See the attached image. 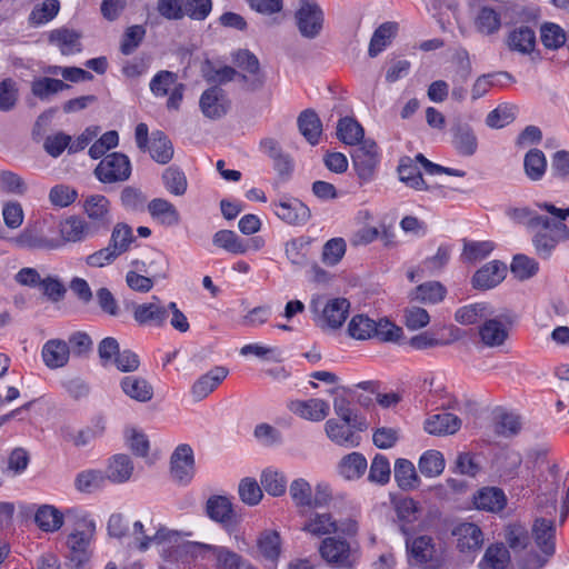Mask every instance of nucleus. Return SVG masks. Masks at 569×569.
Returning <instances> with one entry per match:
<instances>
[{
    "label": "nucleus",
    "mask_w": 569,
    "mask_h": 569,
    "mask_svg": "<svg viewBox=\"0 0 569 569\" xmlns=\"http://www.w3.org/2000/svg\"><path fill=\"white\" fill-rule=\"evenodd\" d=\"M170 540L163 541L161 557L164 562L170 565L191 563L196 559H203L204 545L202 542L183 540L178 532Z\"/></svg>",
    "instance_id": "1"
},
{
    "label": "nucleus",
    "mask_w": 569,
    "mask_h": 569,
    "mask_svg": "<svg viewBox=\"0 0 569 569\" xmlns=\"http://www.w3.org/2000/svg\"><path fill=\"white\" fill-rule=\"evenodd\" d=\"M352 167L361 184L371 182L377 174L380 153L377 143L367 139L351 152Z\"/></svg>",
    "instance_id": "2"
},
{
    "label": "nucleus",
    "mask_w": 569,
    "mask_h": 569,
    "mask_svg": "<svg viewBox=\"0 0 569 569\" xmlns=\"http://www.w3.org/2000/svg\"><path fill=\"white\" fill-rule=\"evenodd\" d=\"M295 21L302 38L316 39L323 29L325 13L313 0H299L295 12Z\"/></svg>",
    "instance_id": "3"
},
{
    "label": "nucleus",
    "mask_w": 569,
    "mask_h": 569,
    "mask_svg": "<svg viewBox=\"0 0 569 569\" xmlns=\"http://www.w3.org/2000/svg\"><path fill=\"white\" fill-rule=\"evenodd\" d=\"M131 171V162L127 154L111 152L101 159L93 173L102 183H117L127 181Z\"/></svg>",
    "instance_id": "4"
},
{
    "label": "nucleus",
    "mask_w": 569,
    "mask_h": 569,
    "mask_svg": "<svg viewBox=\"0 0 569 569\" xmlns=\"http://www.w3.org/2000/svg\"><path fill=\"white\" fill-rule=\"evenodd\" d=\"M321 558L337 569H352L357 562L356 553L350 543L341 538L327 537L319 547Z\"/></svg>",
    "instance_id": "5"
},
{
    "label": "nucleus",
    "mask_w": 569,
    "mask_h": 569,
    "mask_svg": "<svg viewBox=\"0 0 569 569\" xmlns=\"http://www.w3.org/2000/svg\"><path fill=\"white\" fill-rule=\"evenodd\" d=\"M96 531V523L93 520L83 517L78 528L68 536L67 546L70 550V561L74 567H80L87 559L90 540Z\"/></svg>",
    "instance_id": "6"
},
{
    "label": "nucleus",
    "mask_w": 569,
    "mask_h": 569,
    "mask_svg": "<svg viewBox=\"0 0 569 569\" xmlns=\"http://www.w3.org/2000/svg\"><path fill=\"white\" fill-rule=\"evenodd\" d=\"M132 317L139 326L161 328L167 323L168 309L153 296L149 302L133 303Z\"/></svg>",
    "instance_id": "7"
},
{
    "label": "nucleus",
    "mask_w": 569,
    "mask_h": 569,
    "mask_svg": "<svg viewBox=\"0 0 569 569\" xmlns=\"http://www.w3.org/2000/svg\"><path fill=\"white\" fill-rule=\"evenodd\" d=\"M204 559L212 560L216 569H258L248 559L224 546L206 543Z\"/></svg>",
    "instance_id": "8"
},
{
    "label": "nucleus",
    "mask_w": 569,
    "mask_h": 569,
    "mask_svg": "<svg viewBox=\"0 0 569 569\" xmlns=\"http://www.w3.org/2000/svg\"><path fill=\"white\" fill-rule=\"evenodd\" d=\"M274 214L290 226H305L311 218L307 204L297 198H283L272 203Z\"/></svg>",
    "instance_id": "9"
},
{
    "label": "nucleus",
    "mask_w": 569,
    "mask_h": 569,
    "mask_svg": "<svg viewBox=\"0 0 569 569\" xmlns=\"http://www.w3.org/2000/svg\"><path fill=\"white\" fill-rule=\"evenodd\" d=\"M401 532L406 536V548L410 565L429 569V562L432 561L435 555L432 538L428 536H419L411 539L405 526H401Z\"/></svg>",
    "instance_id": "10"
},
{
    "label": "nucleus",
    "mask_w": 569,
    "mask_h": 569,
    "mask_svg": "<svg viewBox=\"0 0 569 569\" xmlns=\"http://www.w3.org/2000/svg\"><path fill=\"white\" fill-rule=\"evenodd\" d=\"M171 475L181 483H189L194 476V456L192 448L187 443L179 445L170 458Z\"/></svg>",
    "instance_id": "11"
},
{
    "label": "nucleus",
    "mask_w": 569,
    "mask_h": 569,
    "mask_svg": "<svg viewBox=\"0 0 569 569\" xmlns=\"http://www.w3.org/2000/svg\"><path fill=\"white\" fill-rule=\"evenodd\" d=\"M199 106L204 117L216 120L228 112L230 100L220 87L213 86L202 92Z\"/></svg>",
    "instance_id": "12"
},
{
    "label": "nucleus",
    "mask_w": 569,
    "mask_h": 569,
    "mask_svg": "<svg viewBox=\"0 0 569 569\" xmlns=\"http://www.w3.org/2000/svg\"><path fill=\"white\" fill-rule=\"evenodd\" d=\"M206 512L211 520L221 523L227 530H232L237 525L232 503L224 496H211L207 500Z\"/></svg>",
    "instance_id": "13"
},
{
    "label": "nucleus",
    "mask_w": 569,
    "mask_h": 569,
    "mask_svg": "<svg viewBox=\"0 0 569 569\" xmlns=\"http://www.w3.org/2000/svg\"><path fill=\"white\" fill-rule=\"evenodd\" d=\"M506 274L507 266L499 260H492L476 271L472 286L476 289L488 290L498 286Z\"/></svg>",
    "instance_id": "14"
},
{
    "label": "nucleus",
    "mask_w": 569,
    "mask_h": 569,
    "mask_svg": "<svg viewBox=\"0 0 569 569\" xmlns=\"http://www.w3.org/2000/svg\"><path fill=\"white\" fill-rule=\"evenodd\" d=\"M288 408L292 413L310 421H321L330 411L329 402L320 398L293 400L290 401Z\"/></svg>",
    "instance_id": "15"
},
{
    "label": "nucleus",
    "mask_w": 569,
    "mask_h": 569,
    "mask_svg": "<svg viewBox=\"0 0 569 569\" xmlns=\"http://www.w3.org/2000/svg\"><path fill=\"white\" fill-rule=\"evenodd\" d=\"M349 309L350 302L346 298L328 300L319 316L320 326L330 329L340 328L349 315Z\"/></svg>",
    "instance_id": "16"
},
{
    "label": "nucleus",
    "mask_w": 569,
    "mask_h": 569,
    "mask_svg": "<svg viewBox=\"0 0 569 569\" xmlns=\"http://www.w3.org/2000/svg\"><path fill=\"white\" fill-rule=\"evenodd\" d=\"M229 370L223 366H217L207 373L200 376L191 387V395L196 401L207 398L228 376Z\"/></svg>",
    "instance_id": "17"
},
{
    "label": "nucleus",
    "mask_w": 569,
    "mask_h": 569,
    "mask_svg": "<svg viewBox=\"0 0 569 569\" xmlns=\"http://www.w3.org/2000/svg\"><path fill=\"white\" fill-rule=\"evenodd\" d=\"M452 535L457 539V548L460 552H475L479 550L483 543V535L479 526L471 522L458 525Z\"/></svg>",
    "instance_id": "18"
},
{
    "label": "nucleus",
    "mask_w": 569,
    "mask_h": 569,
    "mask_svg": "<svg viewBox=\"0 0 569 569\" xmlns=\"http://www.w3.org/2000/svg\"><path fill=\"white\" fill-rule=\"evenodd\" d=\"M81 32L61 27L49 33V42L59 48L61 54L71 56L82 51Z\"/></svg>",
    "instance_id": "19"
},
{
    "label": "nucleus",
    "mask_w": 569,
    "mask_h": 569,
    "mask_svg": "<svg viewBox=\"0 0 569 569\" xmlns=\"http://www.w3.org/2000/svg\"><path fill=\"white\" fill-rule=\"evenodd\" d=\"M473 505L479 510L499 512L507 505V497L498 487H485L473 496Z\"/></svg>",
    "instance_id": "20"
},
{
    "label": "nucleus",
    "mask_w": 569,
    "mask_h": 569,
    "mask_svg": "<svg viewBox=\"0 0 569 569\" xmlns=\"http://www.w3.org/2000/svg\"><path fill=\"white\" fill-rule=\"evenodd\" d=\"M452 146L462 157H471L478 149V139L472 128L466 123H458L451 128Z\"/></svg>",
    "instance_id": "21"
},
{
    "label": "nucleus",
    "mask_w": 569,
    "mask_h": 569,
    "mask_svg": "<svg viewBox=\"0 0 569 569\" xmlns=\"http://www.w3.org/2000/svg\"><path fill=\"white\" fill-rule=\"evenodd\" d=\"M106 430V418L102 415L94 416L88 426L84 428L71 432L66 431L64 438L73 442L76 447H84L92 440L101 437Z\"/></svg>",
    "instance_id": "22"
},
{
    "label": "nucleus",
    "mask_w": 569,
    "mask_h": 569,
    "mask_svg": "<svg viewBox=\"0 0 569 569\" xmlns=\"http://www.w3.org/2000/svg\"><path fill=\"white\" fill-rule=\"evenodd\" d=\"M325 431L328 438L339 446L358 447L360 445V436L356 433V429L347 423H339L336 419L327 420Z\"/></svg>",
    "instance_id": "23"
},
{
    "label": "nucleus",
    "mask_w": 569,
    "mask_h": 569,
    "mask_svg": "<svg viewBox=\"0 0 569 569\" xmlns=\"http://www.w3.org/2000/svg\"><path fill=\"white\" fill-rule=\"evenodd\" d=\"M508 328L499 318H486L479 327V337L486 347H500L508 339Z\"/></svg>",
    "instance_id": "24"
},
{
    "label": "nucleus",
    "mask_w": 569,
    "mask_h": 569,
    "mask_svg": "<svg viewBox=\"0 0 569 569\" xmlns=\"http://www.w3.org/2000/svg\"><path fill=\"white\" fill-rule=\"evenodd\" d=\"M460 427L461 419L450 412L433 415L425 421V430L433 436L453 435Z\"/></svg>",
    "instance_id": "25"
},
{
    "label": "nucleus",
    "mask_w": 569,
    "mask_h": 569,
    "mask_svg": "<svg viewBox=\"0 0 569 569\" xmlns=\"http://www.w3.org/2000/svg\"><path fill=\"white\" fill-rule=\"evenodd\" d=\"M399 31V24L395 21H387L380 24L375 31L369 42L368 54L371 58L380 54L387 47H389L392 40L396 38Z\"/></svg>",
    "instance_id": "26"
},
{
    "label": "nucleus",
    "mask_w": 569,
    "mask_h": 569,
    "mask_svg": "<svg viewBox=\"0 0 569 569\" xmlns=\"http://www.w3.org/2000/svg\"><path fill=\"white\" fill-rule=\"evenodd\" d=\"M148 211L150 216L162 226L174 227L180 223V213L178 209L166 199H152L148 203Z\"/></svg>",
    "instance_id": "27"
},
{
    "label": "nucleus",
    "mask_w": 569,
    "mask_h": 569,
    "mask_svg": "<svg viewBox=\"0 0 569 569\" xmlns=\"http://www.w3.org/2000/svg\"><path fill=\"white\" fill-rule=\"evenodd\" d=\"M120 386L124 395L136 401L148 402L153 397V387L142 377L127 376L122 378Z\"/></svg>",
    "instance_id": "28"
},
{
    "label": "nucleus",
    "mask_w": 569,
    "mask_h": 569,
    "mask_svg": "<svg viewBox=\"0 0 569 569\" xmlns=\"http://www.w3.org/2000/svg\"><path fill=\"white\" fill-rule=\"evenodd\" d=\"M70 355L69 345L59 339H52L42 348V359L50 369L61 368L67 365Z\"/></svg>",
    "instance_id": "29"
},
{
    "label": "nucleus",
    "mask_w": 569,
    "mask_h": 569,
    "mask_svg": "<svg viewBox=\"0 0 569 569\" xmlns=\"http://www.w3.org/2000/svg\"><path fill=\"white\" fill-rule=\"evenodd\" d=\"M232 59L240 69L257 76L249 84L250 90L262 88L264 79L260 74V62L254 53L248 49H239L232 54Z\"/></svg>",
    "instance_id": "30"
},
{
    "label": "nucleus",
    "mask_w": 569,
    "mask_h": 569,
    "mask_svg": "<svg viewBox=\"0 0 569 569\" xmlns=\"http://www.w3.org/2000/svg\"><path fill=\"white\" fill-rule=\"evenodd\" d=\"M133 472V463L129 456L123 453L113 455L108 460L106 473L112 483L127 482Z\"/></svg>",
    "instance_id": "31"
},
{
    "label": "nucleus",
    "mask_w": 569,
    "mask_h": 569,
    "mask_svg": "<svg viewBox=\"0 0 569 569\" xmlns=\"http://www.w3.org/2000/svg\"><path fill=\"white\" fill-rule=\"evenodd\" d=\"M83 211L98 226H107L110 216V201L103 194H92L86 198Z\"/></svg>",
    "instance_id": "32"
},
{
    "label": "nucleus",
    "mask_w": 569,
    "mask_h": 569,
    "mask_svg": "<svg viewBox=\"0 0 569 569\" xmlns=\"http://www.w3.org/2000/svg\"><path fill=\"white\" fill-rule=\"evenodd\" d=\"M109 481L106 471L100 469H86L77 473L74 488L82 493H92L101 490Z\"/></svg>",
    "instance_id": "33"
},
{
    "label": "nucleus",
    "mask_w": 569,
    "mask_h": 569,
    "mask_svg": "<svg viewBox=\"0 0 569 569\" xmlns=\"http://www.w3.org/2000/svg\"><path fill=\"white\" fill-rule=\"evenodd\" d=\"M297 124L300 133L310 144L316 146L319 143L322 123L315 110H303L298 117Z\"/></svg>",
    "instance_id": "34"
},
{
    "label": "nucleus",
    "mask_w": 569,
    "mask_h": 569,
    "mask_svg": "<svg viewBox=\"0 0 569 569\" xmlns=\"http://www.w3.org/2000/svg\"><path fill=\"white\" fill-rule=\"evenodd\" d=\"M532 535L537 546L548 557L555 553V526L545 518L537 519L532 527Z\"/></svg>",
    "instance_id": "35"
},
{
    "label": "nucleus",
    "mask_w": 569,
    "mask_h": 569,
    "mask_svg": "<svg viewBox=\"0 0 569 569\" xmlns=\"http://www.w3.org/2000/svg\"><path fill=\"white\" fill-rule=\"evenodd\" d=\"M367 467L366 457L360 452L353 451L341 458L338 463V471L343 478L356 480L365 475Z\"/></svg>",
    "instance_id": "36"
},
{
    "label": "nucleus",
    "mask_w": 569,
    "mask_h": 569,
    "mask_svg": "<svg viewBox=\"0 0 569 569\" xmlns=\"http://www.w3.org/2000/svg\"><path fill=\"white\" fill-rule=\"evenodd\" d=\"M398 174L400 181L415 190L428 189L422 173L420 172L418 166L415 163V160L410 157H403L400 159L398 166Z\"/></svg>",
    "instance_id": "37"
},
{
    "label": "nucleus",
    "mask_w": 569,
    "mask_h": 569,
    "mask_svg": "<svg viewBox=\"0 0 569 569\" xmlns=\"http://www.w3.org/2000/svg\"><path fill=\"white\" fill-rule=\"evenodd\" d=\"M493 315L487 302H476L457 309L455 320L463 326L475 325Z\"/></svg>",
    "instance_id": "38"
},
{
    "label": "nucleus",
    "mask_w": 569,
    "mask_h": 569,
    "mask_svg": "<svg viewBox=\"0 0 569 569\" xmlns=\"http://www.w3.org/2000/svg\"><path fill=\"white\" fill-rule=\"evenodd\" d=\"M475 27L485 36L497 33L501 28L500 10L487 6L481 7L475 18Z\"/></svg>",
    "instance_id": "39"
},
{
    "label": "nucleus",
    "mask_w": 569,
    "mask_h": 569,
    "mask_svg": "<svg viewBox=\"0 0 569 569\" xmlns=\"http://www.w3.org/2000/svg\"><path fill=\"white\" fill-rule=\"evenodd\" d=\"M337 137L346 144L359 146L365 140V130L357 120L345 117L338 121Z\"/></svg>",
    "instance_id": "40"
},
{
    "label": "nucleus",
    "mask_w": 569,
    "mask_h": 569,
    "mask_svg": "<svg viewBox=\"0 0 569 569\" xmlns=\"http://www.w3.org/2000/svg\"><path fill=\"white\" fill-rule=\"evenodd\" d=\"M395 479L402 490H411L420 485L413 463L403 458H399L395 463Z\"/></svg>",
    "instance_id": "41"
},
{
    "label": "nucleus",
    "mask_w": 569,
    "mask_h": 569,
    "mask_svg": "<svg viewBox=\"0 0 569 569\" xmlns=\"http://www.w3.org/2000/svg\"><path fill=\"white\" fill-rule=\"evenodd\" d=\"M508 46L513 51L530 53L536 46V33L531 28L521 26L509 33Z\"/></svg>",
    "instance_id": "42"
},
{
    "label": "nucleus",
    "mask_w": 569,
    "mask_h": 569,
    "mask_svg": "<svg viewBox=\"0 0 569 569\" xmlns=\"http://www.w3.org/2000/svg\"><path fill=\"white\" fill-rule=\"evenodd\" d=\"M523 169L527 178L531 181H539L547 170V159L539 149H530L523 159Z\"/></svg>",
    "instance_id": "43"
},
{
    "label": "nucleus",
    "mask_w": 569,
    "mask_h": 569,
    "mask_svg": "<svg viewBox=\"0 0 569 569\" xmlns=\"http://www.w3.org/2000/svg\"><path fill=\"white\" fill-rule=\"evenodd\" d=\"M302 530L321 537L338 531L337 521L332 519L330 513H313L303 525Z\"/></svg>",
    "instance_id": "44"
},
{
    "label": "nucleus",
    "mask_w": 569,
    "mask_h": 569,
    "mask_svg": "<svg viewBox=\"0 0 569 569\" xmlns=\"http://www.w3.org/2000/svg\"><path fill=\"white\" fill-rule=\"evenodd\" d=\"M212 242L216 247L222 248L233 254H243L249 250V246L244 243L232 230H219L213 234Z\"/></svg>",
    "instance_id": "45"
},
{
    "label": "nucleus",
    "mask_w": 569,
    "mask_h": 569,
    "mask_svg": "<svg viewBox=\"0 0 569 569\" xmlns=\"http://www.w3.org/2000/svg\"><path fill=\"white\" fill-rule=\"evenodd\" d=\"M69 88L70 84L63 82L62 80L49 77L34 79L31 83L32 94L41 101L49 100L51 96Z\"/></svg>",
    "instance_id": "46"
},
{
    "label": "nucleus",
    "mask_w": 569,
    "mask_h": 569,
    "mask_svg": "<svg viewBox=\"0 0 569 569\" xmlns=\"http://www.w3.org/2000/svg\"><path fill=\"white\" fill-rule=\"evenodd\" d=\"M61 234L64 240L77 242L92 234L91 228L83 219L72 216L61 223Z\"/></svg>",
    "instance_id": "47"
},
{
    "label": "nucleus",
    "mask_w": 569,
    "mask_h": 569,
    "mask_svg": "<svg viewBox=\"0 0 569 569\" xmlns=\"http://www.w3.org/2000/svg\"><path fill=\"white\" fill-rule=\"evenodd\" d=\"M333 410L345 423L352 426L356 430L363 431L367 429L366 419L353 411L350 401L346 397L333 399Z\"/></svg>",
    "instance_id": "48"
},
{
    "label": "nucleus",
    "mask_w": 569,
    "mask_h": 569,
    "mask_svg": "<svg viewBox=\"0 0 569 569\" xmlns=\"http://www.w3.org/2000/svg\"><path fill=\"white\" fill-rule=\"evenodd\" d=\"M133 535L136 536L137 547L140 551H146L151 543L160 545L166 540H170L171 536H174L173 531L164 527H160L152 536L146 535L141 521L133 523Z\"/></svg>",
    "instance_id": "49"
},
{
    "label": "nucleus",
    "mask_w": 569,
    "mask_h": 569,
    "mask_svg": "<svg viewBox=\"0 0 569 569\" xmlns=\"http://www.w3.org/2000/svg\"><path fill=\"white\" fill-rule=\"evenodd\" d=\"M134 240L132 228L124 222H118L112 229L108 246L120 257L130 249Z\"/></svg>",
    "instance_id": "50"
},
{
    "label": "nucleus",
    "mask_w": 569,
    "mask_h": 569,
    "mask_svg": "<svg viewBox=\"0 0 569 569\" xmlns=\"http://www.w3.org/2000/svg\"><path fill=\"white\" fill-rule=\"evenodd\" d=\"M260 482L266 492L272 497H281L287 491V477L278 469H264L261 473Z\"/></svg>",
    "instance_id": "51"
},
{
    "label": "nucleus",
    "mask_w": 569,
    "mask_h": 569,
    "mask_svg": "<svg viewBox=\"0 0 569 569\" xmlns=\"http://www.w3.org/2000/svg\"><path fill=\"white\" fill-rule=\"evenodd\" d=\"M151 158L161 164L168 163L173 157V147L169 138L162 131L152 132L149 148Z\"/></svg>",
    "instance_id": "52"
},
{
    "label": "nucleus",
    "mask_w": 569,
    "mask_h": 569,
    "mask_svg": "<svg viewBox=\"0 0 569 569\" xmlns=\"http://www.w3.org/2000/svg\"><path fill=\"white\" fill-rule=\"evenodd\" d=\"M510 561L509 551L503 545H491L479 562L480 569H506Z\"/></svg>",
    "instance_id": "53"
},
{
    "label": "nucleus",
    "mask_w": 569,
    "mask_h": 569,
    "mask_svg": "<svg viewBox=\"0 0 569 569\" xmlns=\"http://www.w3.org/2000/svg\"><path fill=\"white\" fill-rule=\"evenodd\" d=\"M132 264L152 280L166 278L169 267L167 257L161 252H154L148 262L136 260Z\"/></svg>",
    "instance_id": "54"
},
{
    "label": "nucleus",
    "mask_w": 569,
    "mask_h": 569,
    "mask_svg": "<svg viewBox=\"0 0 569 569\" xmlns=\"http://www.w3.org/2000/svg\"><path fill=\"white\" fill-rule=\"evenodd\" d=\"M34 521L43 531H57L63 525V516L53 506L43 505L37 510Z\"/></svg>",
    "instance_id": "55"
},
{
    "label": "nucleus",
    "mask_w": 569,
    "mask_h": 569,
    "mask_svg": "<svg viewBox=\"0 0 569 569\" xmlns=\"http://www.w3.org/2000/svg\"><path fill=\"white\" fill-rule=\"evenodd\" d=\"M451 251L452 247L450 244H440L435 256L426 258L420 263L421 273L438 274L448 264Z\"/></svg>",
    "instance_id": "56"
},
{
    "label": "nucleus",
    "mask_w": 569,
    "mask_h": 569,
    "mask_svg": "<svg viewBox=\"0 0 569 569\" xmlns=\"http://www.w3.org/2000/svg\"><path fill=\"white\" fill-rule=\"evenodd\" d=\"M540 39L547 49L557 50L565 46L568 36L559 24L545 22L540 27Z\"/></svg>",
    "instance_id": "57"
},
{
    "label": "nucleus",
    "mask_w": 569,
    "mask_h": 569,
    "mask_svg": "<svg viewBox=\"0 0 569 569\" xmlns=\"http://www.w3.org/2000/svg\"><path fill=\"white\" fill-rule=\"evenodd\" d=\"M258 549L264 559L276 563L281 551L280 535L277 531H263L258 539Z\"/></svg>",
    "instance_id": "58"
},
{
    "label": "nucleus",
    "mask_w": 569,
    "mask_h": 569,
    "mask_svg": "<svg viewBox=\"0 0 569 569\" xmlns=\"http://www.w3.org/2000/svg\"><path fill=\"white\" fill-rule=\"evenodd\" d=\"M312 239L308 236H300L286 243V256L292 264L303 266L307 263L308 249Z\"/></svg>",
    "instance_id": "59"
},
{
    "label": "nucleus",
    "mask_w": 569,
    "mask_h": 569,
    "mask_svg": "<svg viewBox=\"0 0 569 569\" xmlns=\"http://www.w3.org/2000/svg\"><path fill=\"white\" fill-rule=\"evenodd\" d=\"M446 293V287L439 281H427L416 288L413 299L423 303L435 305L442 301Z\"/></svg>",
    "instance_id": "60"
},
{
    "label": "nucleus",
    "mask_w": 569,
    "mask_h": 569,
    "mask_svg": "<svg viewBox=\"0 0 569 569\" xmlns=\"http://www.w3.org/2000/svg\"><path fill=\"white\" fill-rule=\"evenodd\" d=\"M289 495L297 508H312V487L305 478L295 479L289 486Z\"/></svg>",
    "instance_id": "61"
},
{
    "label": "nucleus",
    "mask_w": 569,
    "mask_h": 569,
    "mask_svg": "<svg viewBox=\"0 0 569 569\" xmlns=\"http://www.w3.org/2000/svg\"><path fill=\"white\" fill-rule=\"evenodd\" d=\"M164 188L174 196H183L188 188L184 172L178 167H168L162 173Z\"/></svg>",
    "instance_id": "62"
},
{
    "label": "nucleus",
    "mask_w": 569,
    "mask_h": 569,
    "mask_svg": "<svg viewBox=\"0 0 569 569\" xmlns=\"http://www.w3.org/2000/svg\"><path fill=\"white\" fill-rule=\"evenodd\" d=\"M376 330L377 321L365 315H356L348 326L350 336L359 340L373 338Z\"/></svg>",
    "instance_id": "63"
},
{
    "label": "nucleus",
    "mask_w": 569,
    "mask_h": 569,
    "mask_svg": "<svg viewBox=\"0 0 569 569\" xmlns=\"http://www.w3.org/2000/svg\"><path fill=\"white\" fill-rule=\"evenodd\" d=\"M418 466L423 476L437 477L445 469L443 455L438 450H428L420 457Z\"/></svg>",
    "instance_id": "64"
}]
</instances>
